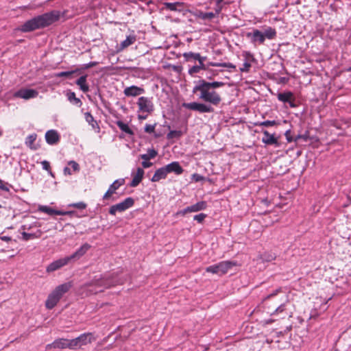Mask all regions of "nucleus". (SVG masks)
<instances>
[{
    "mask_svg": "<svg viewBox=\"0 0 351 351\" xmlns=\"http://www.w3.org/2000/svg\"><path fill=\"white\" fill-rule=\"evenodd\" d=\"M225 85L223 82H207L205 80H199L195 82L193 88V93H199V99L210 104L217 106L222 101L220 94L216 90Z\"/></svg>",
    "mask_w": 351,
    "mask_h": 351,
    "instance_id": "1",
    "label": "nucleus"
},
{
    "mask_svg": "<svg viewBox=\"0 0 351 351\" xmlns=\"http://www.w3.org/2000/svg\"><path fill=\"white\" fill-rule=\"evenodd\" d=\"M61 15L60 11L56 10L38 15L25 21L19 27V30L22 32H30L45 28L59 21Z\"/></svg>",
    "mask_w": 351,
    "mask_h": 351,
    "instance_id": "2",
    "label": "nucleus"
},
{
    "mask_svg": "<svg viewBox=\"0 0 351 351\" xmlns=\"http://www.w3.org/2000/svg\"><path fill=\"white\" fill-rule=\"evenodd\" d=\"M122 281L114 277L113 275L95 276L93 279L86 282L84 287L89 288L94 287L93 289L90 291L93 293L101 292L105 289L110 288L119 284H121Z\"/></svg>",
    "mask_w": 351,
    "mask_h": 351,
    "instance_id": "3",
    "label": "nucleus"
},
{
    "mask_svg": "<svg viewBox=\"0 0 351 351\" xmlns=\"http://www.w3.org/2000/svg\"><path fill=\"white\" fill-rule=\"evenodd\" d=\"M71 282H66L58 285L49 295L45 302L47 309H52L60 301L62 295L71 288Z\"/></svg>",
    "mask_w": 351,
    "mask_h": 351,
    "instance_id": "4",
    "label": "nucleus"
},
{
    "mask_svg": "<svg viewBox=\"0 0 351 351\" xmlns=\"http://www.w3.org/2000/svg\"><path fill=\"white\" fill-rule=\"evenodd\" d=\"M234 265H235V263L232 261H221L217 264L207 267L206 271L221 276L226 274Z\"/></svg>",
    "mask_w": 351,
    "mask_h": 351,
    "instance_id": "5",
    "label": "nucleus"
},
{
    "mask_svg": "<svg viewBox=\"0 0 351 351\" xmlns=\"http://www.w3.org/2000/svg\"><path fill=\"white\" fill-rule=\"evenodd\" d=\"M182 106L186 109L197 112L199 113H212L215 111L214 108L207 103L193 101L190 103H183Z\"/></svg>",
    "mask_w": 351,
    "mask_h": 351,
    "instance_id": "6",
    "label": "nucleus"
},
{
    "mask_svg": "<svg viewBox=\"0 0 351 351\" xmlns=\"http://www.w3.org/2000/svg\"><path fill=\"white\" fill-rule=\"evenodd\" d=\"M134 204V199L131 197L125 198L123 202L112 205L109 208V213L111 215H116L117 213H122L132 207Z\"/></svg>",
    "mask_w": 351,
    "mask_h": 351,
    "instance_id": "7",
    "label": "nucleus"
},
{
    "mask_svg": "<svg viewBox=\"0 0 351 351\" xmlns=\"http://www.w3.org/2000/svg\"><path fill=\"white\" fill-rule=\"evenodd\" d=\"M136 104L138 107V112L151 114L154 110V105L152 101V98L147 97H140L138 99Z\"/></svg>",
    "mask_w": 351,
    "mask_h": 351,
    "instance_id": "8",
    "label": "nucleus"
},
{
    "mask_svg": "<svg viewBox=\"0 0 351 351\" xmlns=\"http://www.w3.org/2000/svg\"><path fill=\"white\" fill-rule=\"evenodd\" d=\"M246 36L250 39L251 43L254 45L256 44L262 45L265 40L263 32L257 29H254L252 32H247Z\"/></svg>",
    "mask_w": 351,
    "mask_h": 351,
    "instance_id": "9",
    "label": "nucleus"
},
{
    "mask_svg": "<svg viewBox=\"0 0 351 351\" xmlns=\"http://www.w3.org/2000/svg\"><path fill=\"white\" fill-rule=\"evenodd\" d=\"M38 95V92L34 89L21 88L14 93V97L24 99H29L36 97Z\"/></svg>",
    "mask_w": 351,
    "mask_h": 351,
    "instance_id": "10",
    "label": "nucleus"
},
{
    "mask_svg": "<svg viewBox=\"0 0 351 351\" xmlns=\"http://www.w3.org/2000/svg\"><path fill=\"white\" fill-rule=\"evenodd\" d=\"M68 339L64 338H60L54 340L51 343L46 345L45 350H50L51 349L55 350H63L69 348Z\"/></svg>",
    "mask_w": 351,
    "mask_h": 351,
    "instance_id": "11",
    "label": "nucleus"
},
{
    "mask_svg": "<svg viewBox=\"0 0 351 351\" xmlns=\"http://www.w3.org/2000/svg\"><path fill=\"white\" fill-rule=\"evenodd\" d=\"M70 262L67 256L54 261L50 263L46 268V271L48 273L55 271L61 267L66 265Z\"/></svg>",
    "mask_w": 351,
    "mask_h": 351,
    "instance_id": "12",
    "label": "nucleus"
},
{
    "mask_svg": "<svg viewBox=\"0 0 351 351\" xmlns=\"http://www.w3.org/2000/svg\"><path fill=\"white\" fill-rule=\"evenodd\" d=\"M125 184V180L123 178H120L118 180H116L113 182L112 184H111L108 189V191L106 192V193L103 196L104 199H106L109 198L112 194L115 193V191L122 185Z\"/></svg>",
    "mask_w": 351,
    "mask_h": 351,
    "instance_id": "13",
    "label": "nucleus"
},
{
    "mask_svg": "<svg viewBox=\"0 0 351 351\" xmlns=\"http://www.w3.org/2000/svg\"><path fill=\"white\" fill-rule=\"evenodd\" d=\"M45 140L47 144L53 145L59 143L60 136L55 130H49L45 133Z\"/></svg>",
    "mask_w": 351,
    "mask_h": 351,
    "instance_id": "14",
    "label": "nucleus"
},
{
    "mask_svg": "<svg viewBox=\"0 0 351 351\" xmlns=\"http://www.w3.org/2000/svg\"><path fill=\"white\" fill-rule=\"evenodd\" d=\"M144 93V88L134 85L126 87L123 90V93L126 97H136L143 94Z\"/></svg>",
    "mask_w": 351,
    "mask_h": 351,
    "instance_id": "15",
    "label": "nucleus"
},
{
    "mask_svg": "<svg viewBox=\"0 0 351 351\" xmlns=\"http://www.w3.org/2000/svg\"><path fill=\"white\" fill-rule=\"evenodd\" d=\"M163 9L174 11V12H182L184 10V3L182 2H164Z\"/></svg>",
    "mask_w": 351,
    "mask_h": 351,
    "instance_id": "16",
    "label": "nucleus"
},
{
    "mask_svg": "<svg viewBox=\"0 0 351 351\" xmlns=\"http://www.w3.org/2000/svg\"><path fill=\"white\" fill-rule=\"evenodd\" d=\"M167 173H174L176 175H180L183 173L184 169L177 161L172 162L165 166Z\"/></svg>",
    "mask_w": 351,
    "mask_h": 351,
    "instance_id": "17",
    "label": "nucleus"
},
{
    "mask_svg": "<svg viewBox=\"0 0 351 351\" xmlns=\"http://www.w3.org/2000/svg\"><path fill=\"white\" fill-rule=\"evenodd\" d=\"M81 347L86 346L95 340L94 335L91 332H85L77 337Z\"/></svg>",
    "mask_w": 351,
    "mask_h": 351,
    "instance_id": "18",
    "label": "nucleus"
},
{
    "mask_svg": "<svg viewBox=\"0 0 351 351\" xmlns=\"http://www.w3.org/2000/svg\"><path fill=\"white\" fill-rule=\"evenodd\" d=\"M90 247V245L85 243L82 245L75 252L70 256H68L67 257L70 261L72 260L79 259L88 250Z\"/></svg>",
    "mask_w": 351,
    "mask_h": 351,
    "instance_id": "19",
    "label": "nucleus"
},
{
    "mask_svg": "<svg viewBox=\"0 0 351 351\" xmlns=\"http://www.w3.org/2000/svg\"><path fill=\"white\" fill-rule=\"evenodd\" d=\"M167 174L168 173L165 166L162 167L155 171L154 176L151 178V181L153 182H159L160 180L165 179Z\"/></svg>",
    "mask_w": 351,
    "mask_h": 351,
    "instance_id": "20",
    "label": "nucleus"
},
{
    "mask_svg": "<svg viewBox=\"0 0 351 351\" xmlns=\"http://www.w3.org/2000/svg\"><path fill=\"white\" fill-rule=\"evenodd\" d=\"M145 171L142 168H137L136 174L134 176L132 180L131 181L130 186L131 187L137 186L141 180H143Z\"/></svg>",
    "mask_w": 351,
    "mask_h": 351,
    "instance_id": "21",
    "label": "nucleus"
},
{
    "mask_svg": "<svg viewBox=\"0 0 351 351\" xmlns=\"http://www.w3.org/2000/svg\"><path fill=\"white\" fill-rule=\"evenodd\" d=\"M264 136L262 138V142L266 145H275L278 144L277 138L273 135L270 134L267 130L263 131Z\"/></svg>",
    "mask_w": 351,
    "mask_h": 351,
    "instance_id": "22",
    "label": "nucleus"
},
{
    "mask_svg": "<svg viewBox=\"0 0 351 351\" xmlns=\"http://www.w3.org/2000/svg\"><path fill=\"white\" fill-rule=\"evenodd\" d=\"M87 75L80 76L75 82L80 89L84 93L89 91V86L86 83Z\"/></svg>",
    "mask_w": 351,
    "mask_h": 351,
    "instance_id": "23",
    "label": "nucleus"
},
{
    "mask_svg": "<svg viewBox=\"0 0 351 351\" xmlns=\"http://www.w3.org/2000/svg\"><path fill=\"white\" fill-rule=\"evenodd\" d=\"M188 207L190 213L199 212L204 210L207 208V202L205 201H200Z\"/></svg>",
    "mask_w": 351,
    "mask_h": 351,
    "instance_id": "24",
    "label": "nucleus"
},
{
    "mask_svg": "<svg viewBox=\"0 0 351 351\" xmlns=\"http://www.w3.org/2000/svg\"><path fill=\"white\" fill-rule=\"evenodd\" d=\"M37 134L36 133H33L29 134L25 138V145L29 147L31 149L36 150L37 149V147L35 146L34 142L36 140Z\"/></svg>",
    "mask_w": 351,
    "mask_h": 351,
    "instance_id": "25",
    "label": "nucleus"
},
{
    "mask_svg": "<svg viewBox=\"0 0 351 351\" xmlns=\"http://www.w3.org/2000/svg\"><path fill=\"white\" fill-rule=\"evenodd\" d=\"M278 99L283 103H287L290 99H293V93L291 91L279 93L277 95Z\"/></svg>",
    "mask_w": 351,
    "mask_h": 351,
    "instance_id": "26",
    "label": "nucleus"
},
{
    "mask_svg": "<svg viewBox=\"0 0 351 351\" xmlns=\"http://www.w3.org/2000/svg\"><path fill=\"white\" fill-rule=\"evenodd\" d=\"M41 234L42 231L40 230H38L35 233H27L26 232H23L21 233L22 239L25 241H29L30 239L39 238L41 236Z\"/></svg>",
    "mask_w": 351,
    "mask_h": 351,
    "instance_id": "27",
    "label": "nucleus"
},
{
    "mask_svg": "<svg viewBox=\"0 0 351 351\" xmlns=\"http://www.w3.org/2000/svg\"><path fill=\"white\" fill-rule=\"evenodd\" d=\"M66 97L68 100L73 104V105H75L78 107H80L82 104L81 100L76 97L75 93L74 92L69 91L66 93Z\"/></svg>",
    "mask_w": 351,
    "mask_h": 351,
    "instance_id": "28",
    "label": "nucleus"
},
{
    "mask_svg": "<svg viewBox=\"0 0 351 351\" xmlns=\"http://www.w3.org/2000/svg\"><path fill=\"white\" fill-rule=\"evenodd\" d=\"M136 40V36L135 35H129L126 37V38L123 40L121 44L120 47L121 48L125 49L131 45L134 44L135 41Z\"/></svg>",
    "mask_w": 351,
    "mask_h": 351,
    "instance_id": "29",
    "label": "nucleus"
},
{
    "mask_svg": "<svg viewBox=\"0 0 351 351\" xmlns=\"http://www.w3.org/2000/svg\"><path fill=\"white\" fill-rule=\"evenodd\" d=\"M206 69H207L206 64L200 61L198 65H194L189 69V74L193 75L195 73H199L200 70Z\"/></svg>",
    "mask_w": 351,
    "mask_h": 351,
    "instance_id": "30",
    "label": "nucleus"
},
{
    "mask_svg": "<svg viewBox=\"0 0 351 351\" xmlns=\"http://www.w3.org/2000/svg\"><path fill=\"white\" fill-rule=\"evenodd\" d=\"M221 66V67H225V68H227V69H236V66L234 64H233L232 63H230V62H208L206 65V66Z\"/></svg>",
    "mask_w": 351,
    "mask_h": 351,
    "instance_id": "31",
    "label": "nucleus"
},
{
    "mask_svg": "<svg viewBox=\"0 0 351 351\" xmlns=\"http://www.w3.org/2000/svg\"><path fill=\"white\" fill-rule=\"evenodd\" d=\"M265 39L267 38L269 40H272L276 36V31L275 29L268 27H267L264 32H263Z\"/></svg>",
    "mask_w": 351,
    "mask_h": 351,
    "instance_id": "32",
    "label": "nucleus"
},
{
    "mask_svg": "<svg viewBox=\"0 0 351 351\" xmlns=\"http://www.w3.org/2000/svg\"><path fill=\"white\" fill-rule=\"evenodd\" d=\"M116 124L119 128V129L125 133L130 135L134 134L133 131L130 128L127 123H125L121 121H117Z\"/></svg>",
    "mask_w": 351,
    "mask_h": 351,
    "instance_id": "33",
    "label": "nucleus"
},
{
    "mask_svg": "<svg viewBox=\"0 0 351 351\" xmlns=\"http://www.w3.org/2000/svg\"><path fill=\"white\" fill-rule=\"evenodd\" d=\"M276 258V256L274 253L272 252H264L263 254L261 255V258L263 262H271L274 260H275Z\"/></svg>",
    "mask_w": 351,
    "mask_h": 351,
    "instance_id": "34",
    "label": "nucleus"
},
{
    "mask_svg": "<svg viewBox=\"0 0 351 351\" xmlns=\"http://www.w3.org/2000/svg\"><path fill=\"white\" fill-rule=\"evenodd\" d=\"M69 348L71 350H77L81 348V346L78 341L77 338L68 339Z\"/></svg>",
    "mask_w": 351,
    "mask_h": 351,
    "instance_id": "35",
    "label": "nucleus"
},
{
    "mask_svg": "<svg viewBox=\"0 0 351 351\" xmlns=\"http://www.w3.org/2000/svg\"><path fill=\"white\" fill-rule=\"evenodd\" d=\"M183 56L186 61H190L191 60H197L199 58V53L189 51L184 53Z\"/></svg>",
    "mask_w": 351,
    "mask_h": 351,
    "instance_id": "36",
    "label": "nucleus"
},
{
    "mask_svg": "<svg viewBox=\"0 0 351 351\" xmlns=\"http://www.w3.org/2000/svg\"><path fill=\"white\" fill-rule=\"evenodd\" d=\"M78 71H80V69H75V70L69 71H62V72L57 73L56 74V76L58 77H65L67 78H71L73 74L77 73Z\"/></svg>",
    "mask_w": 351,
    "mask_h": 351,
    "instance_id": "37",
    "label": "nucleus"
},
{
    "mask_svg": "<svg viewBox=\"0 0 351 351\" xmlns=\"http://www.w3.org/2000/svg\"><path fill=\"white\" fill-rule=\"evenodd\" d=\"M38 210L43 212V213H47L49 215H56V209H53L49 206H39L38 208Z\"/></svg>",
    "mask_w": 351,
    "mask_h": 351,
    "instance_id": "38",
    "label": "nucleus"
},
{
    "mask_svg": "<svg viewBox=\"0 0 351 351\" xmlns=\"http://www.w3.org/2000/svg\"><path fill=\"white\" fill-rule=\"evenodd\" d=\"M84 117L86 119V121L88 123V124L91 125V126L94 128L95 125H97V122L95 121L93 116L91 114L90 112H86L84 114Z\"/></svg>",
    "mask_w": 351,
    "mask_h": 351,
    "instance_id": "39",
    "label": "nucleus"
},
{
    "mask_svg": "<svg viewBox=\"0 0 351 351\" xmlns=\"http://www.w3.org/2000/svg\"><path fill=\"white\" fill-rule=\"evenodd\" d=\"M216 14L213 12H199L198 17L203 20H212L215 16Z\"/></svg>",
    "mask_w": 351,
    "mask_h": 351,
    "instance_id": "40",
    "label": "nucleus"
},
{
    "mask_svg": "<svg viewBox=\"0 0 351 351\" xmlns=\"http://www.w3.org/2000/svg\"><path fill=\"white\" fill-rule=\"evenodd\" d=\"M182 135V132L180 130H171L167 134V138L168 139H172L174 138H178Z\"/></svg>",
    "mask_w": 351,
    "mask_h": 351,
    "instance_id": "41",
    "label": "nucleus"
},
{
    "mask_svg": "<svg viewBox=\"0 0 351 351\" xmlns=\"http://www.w3.org/2000/svg\"><path fill=\"white\" fill-rule=\"evenodd\" d=\"M242 56L245 58V61H247L249 62L255 61V58H254L253 54L250 51H243Z\"/></svg>",
    "mask_w": 351,
    "mask_h": 351,
    "instance_id": "42",
    "label": "nucleus"
},
{
    "mask_svg": "<svg viewBox=\"0 0 351 351\" xmlns=\"http://www.w3.org/2000/svg\"><path fill=\"white\" fill-rule=\"evenodd\" d=\"M69 207L76 208L79 210H84L86 208L87 205L86 203L83 202H80L77 203H73L68 205Z\"/></svg>",
    "mask_w": 351,
    "mask_h": 351,
    "instance_id": "43",
    "label": "nucleus"
},
{
    "mask_svg": "<svg viewBox=\"0 0 351 351\" xmlns=\"http://www.w3.org/2000/svg\"><path fill=\"white\" fill-rule=\"evenodd\" d=\"M97 64H98L97 62H95V61L90 62L88 63L84 64L81 65L80 68H78L77 69H80L79 72H81L82 71L88 69L93 67Z\"/></svg>",
    "mask_w": 351,
    "mask_h": 351,
    "instance_id": "44",
    "label": "nucleus"
},
{
    "mask_svg": "<svg viewBox=\"0 0 351 351\" xmlns=\"http://www.w3.org/2000/svg\"><path fill=\"white\" fill-rule=\"evenodd\" d=\"M41 165H42V167L43 169L47 171L50 176H51L52 177H54V175L51 170L49 162H48L47 160H43L41 162Z\"/></svg>",
    "mask_w": 351,
    "mask_h": 351,
    "instance_id": "45",
    "label": "nucleus"
},
{
    "mask_svg": "<svg viewBox=\"0 0 351 351\" xmlns=\"http://www.w3.org/2000/svg\"><path fill=\"white\" fill-rule=\"evenodd\" d=\"M276 124V121H269V120H267V121H263V122H260V123H255V125H260V126H264V127H271V126H274Z\"/></svg>",
    "mask_w": 351,
    "mask_h": 351,
    "instance_id": "46",
    "label": "nucleus"
},
{
    "mask_svg": "<svg viewBox=\"0 0 351 351\" xmlns=\"http://www.w3.org/2000/svg\"><path fill=\"white\" fill-rule=\"evenodd\" d=\"M12 187V185L8 182H5L3 180L0 179V189L8 192L10 191V188Z\"/></svg>",
    "mask_w": 351,
    "mask_h": 351,
    "instance_id": "47",
    "label": "nucleus"
},
{
    "mask_svg": "<svg viewBox=\"0 0 351 351\" xmlns=\"http://www.w3.org/2000/svg\"><path fill=\"white\" fill-rule=\"evenodd\" d=\"M252 66L251 62H249L247 61H244L243 67L240 68V71L243 73H247L249 72L250 68Z\"/></svg>",
    "mask_w": 351,
    "mask_h": 351,
    "instance_id": "48",
    "label": "nucleus"
},
{
    "mask_svg": "<svg viewBox=\"0 0 351 351\" xmlns=\"http://www.w3.org/2000/svg\"><path fill=\"white\" fill-rule=\"evenodd\" d=\"M206 217H207V215H206L204 213H199L198 215H195L193 217V219L195 221H197L198 223H202Z\"/></svg>",
    "mask_w": 351,
    "mask_h": 351,
    "instance_id": "49",
    "label": "nucleus"
},
{
    "mask_svg": "<svg viewBox=\"0 0 351 351\" xmlns=\"http://www.w3.org/2000/svg\"><path fill=\"white\" fill-rule=\"evenodd\" d=\"M156 125V123H154L153 125L146 124L145 126L144 130L147 133L152 134V133L154 132Z\"/></svg>",
    "mask_w": 351,
    "mask_h": 351,
    "instance_id": "50",
    "label": "nucleus"
},
{
    "mask_svg": "<svg viewBox=\"0 0 351 351\" xmlns=\"http://www.w3.org/2000/svg\"><path fill=\"white\" fill-rule=\"evenodd\" d=\"M68 165L71 166L73 169V171H80V165L77 162L74 160H71L68 162Z\"/></svg>",
    "mask_w": 351,
    "mask_h": 351,
    "instance_id": "51",
    "label": "nucleus"
},
{
    "mask_svg": "<svg viewBox=\"0 0 351 351\" xmlns=\"http://www.w3.org/2000/svg\"><path fill=\"white\" fill-rule=\"evenodd\" d=\"M75 213L74 211H62L56 210V215H69L71 216Z\"/></svg>",
    "mask_w": 351,
    "mask_h": 351,
    "instance_id": "52",
    "label": "nucleus"
},
{
    "mask_svg": "<svg viewBox=\"0 0 351 351\" xmlns=\"http://www.w3.org/2000/svg\"><path fill=\"white\" fill-rule=\"evenodd\" d=\"M191 178L196 182H200L204 179V178L202 176L198 173H193L191 176Z\"/></svg>",
    "mask_w": 351,
    "mask_h": 351,
    "instance_id": "53",
    "label": "nucleus"
},
{
    "mask_svg": "<svg viewBox=\"0 0 351 351\" xmlns=\"http://www.w3.org/2000/svg\"><path fill=\"white\" fill-rule=\"evenodd\" d=\"M282 291L281 288H278V289H276V290H274L272 293H271L270 294L267 295L265 298V300H268V299H270L274 296H276L279 292H280Z\"/></svg>",
    "mask_w": 351,
    "mask_h": 351,
    "instance_id": "54",
    "label": "nucleus"
},
{
    "mask_svg": "<svg viewBox=\"0 0 351 351\" xmlns=\"http://www.w3.org/2000/svg\"><path fill=\"white\" fill-rule=\"evenodd\" d=\"M147 154H148V156L151 159V158H155L157 156L158 152L154 149H149L147 150Z\"/></svg>",
    "mask_w": 351,
    "mask_h": 351,
    "instance_id": "55",
    "label": "nucleus"
},
{
    "mask_svg": "<svg viewBox=\"0 0 351 351\" xmlns=\"http://www.w3.org/2000/svg\"><path fill=\"white\" fill-rule=\"evenodd\" d=\"M285 304H281L279 306H278L276 308L275 311L273 313V315H276V314H278L279 313H282L285 311Z\"/></svg>",
    "mask_w": 351,
    "mask_h": 351,
    "instance_id": "56",
    "label": "nucleus"
},
{
    "mask_svg": "<svg viewBox=\"0 0 351 351\" xmlns=\"http://www.w3.org/2000/svg\"><path fill=\"white\" fill-rule=\"evenodd\" d=\"M188 213H190V211L189 210V207L187 206L184 209L179 210L178 212H177L176 215H184L185 214H186Z\"/></svg>",
    "mask_w": 351,
    "mask_h": 351,
    "instance_id": "57",
    "label": "nucleus"
},
{
    "mask_svg": "<svg viewBox=\"0 0 351 351\" xmlns=\"http://www.w3.org/2000/svg\"><path fill=\"white\" fill-rule=\"evenodd\" d=\"M152 162L148 161V160H145V161H143L142 162V166L143 168H149L152 165Z\"/></svg>",
    "mask_w": 351,
    "mask_h": 351,
    "instance_id": "58",
    "label": "nucleus"
},
{
    "mask_svg": "<svg viewBox=\"0 0 351 351\" xmlns=\"http://www.w3.org/2000/svg\"><path fill=\"white\" fill-rule=\"evenodd\" d=\"M138 114V119L139 120H145L147 118L149 114H147V113H141Z\"/></svg>",
    "mask_w": 351,
    "mask_h": 351,
    "instance_id": "59",
    "label": "nucleus"
},
{
    "mask_svg": "<svg viewBox=\"0 0 351 351\" xmlns=\"http://www.w3.org/2000/svg\"><path fill=\"white\" fill-rule=\"evenodd\" d=\"M291 108H295L297 105L295 103V98L294 97L293 99H290L289 101L287 102Z\"/></svg>",
    "mask_w": 351,
    "mask_h": 351,
    "instance_id": "60",
    "label": "nucleus"
},
{
    "mask_svg": "<svg viewBox=\"0 0 351 351\" xmlns=\"http://www.w3.org/2000/svg\"><path fill=\"white\" fill-rule=\"evenodd\" d=\"M64 173L65 175H71L72 174V171L71 170V169L68 167H65L64 168Z\"/></svg>",
    "mask_w": 351,
    "mask_h": 351,
    "instance_id": "61",
    "label": "nucleus"
},
{
    "mask_svg": "<svg viewBox=\"0 0 351 351\" xmlns=\"http://www.w3.org/2000/svg\"><path fill=\"white\" fill-rule=\"evenodd\" d=\"M299 138H302L303 140H304L305 141H307L308 139V135L307 134H303V135H298L296 138H295V141H297L298 139Z\"/></svg>",
    "mask_w": 351,
    "mask_h": 351,
    "instance_id": "62",
    "label": "nucleus"
},
{
    "mask_svg": "<svg viewBox=\"0 0 351 351\" xmlns=\"http://www.w3.org/2000/svg\"><path fill=\"white\" fill-rule=\"evenodd\" d=\"M289 132L290 131L289 130H287L286 132H285V136H286V138H287V140L289 141V142H291L293 141L292 138L289 135Z\"/></svg>",
    "mask_w": 351,
    "mask_h": 351,
    "instance_id": "63",
    "label": "nucleus"
},
{
    "mask_svg": "<svg viewBox=\"0 0 351 351\" xmlns=\"http://www.w3.org/2000/svg\"><path fill=\"white\" fill-rule=\"evenodd\" d=\"M221 10H222V5H216L215 14H219L220 12L221 11Z\"/></svg>",
    "mask_w": 351,
    "mask_h": 351,
    "instance_id": "64",
    "label": "nucleus"
}]
</instances>
